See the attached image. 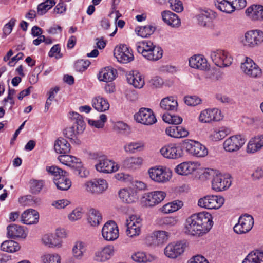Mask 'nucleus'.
Wrapping results in <instances>:
<instances>
[{
  "label": "nucleus",
  "instance_id": "obj_19",
  "mask_svg": "<svg viewBox=\"0 0 263 263\" xmlns=\"http://www.w3.org/2000/svg\"><path fill=\"white\" fill-rule=\"evenodd\" d=\"M186 247V244L185 242L170 243L165 248L164 253L168 258H176L184 252Z\"/></svg>",
  "mask_w": 263,
  "mask_h": 263
},
{
  "label": "nucleus",
  "instance_id": "obj_18",
  "mask_svg": "<svg viewBox=\"0 0 263 263\" xmlns=\"http://www.w3.org/2000/svg\"><path fill=\"white\" fill-rule=\"evenodd\" d=\"M160 152L165 158L176 159L183 156V151L178 144L171 143L162 147Z\"/></svg>",
  "mask_w": 263,
  "mask_h": 263
},
{
  "label": "nucleus",
  "instance_id": "obj_34",
  "mask_svg": "<svg viewBox=\"0 0 263 263\" xmlns=\"http://www.w3.org/2000/svg\"><path fill=\"white\" fill-rule=\"evenodd\" d=\"M117 74V71L112 67H106L99 73V79L104 82H111L113 81Z\"/></svg>",
  "mask_w": 263,
  "mask_h": 263
},
{
  "label": "nucleus",
  "instance_id": "obj_42",
  "mask_svg": "<svg viewBox=\"0 0 263 263\" xmlns=\"http://www.w3.org/2000/svg\"><path fill=\"white\" fill-rule=\"evenodd\" d=\"M182 205L183 203L182 201L175 200L163 205L161 208V211L165 214L172 213L178 210Z\"/></svg>",
  "mask_w": 263,
  "mask_h": 263
},
{
  "label": "nucleus",
  "instance_id": "obj_50",
  "mask_svg": "<svg viewBox=\"0 0 263 263\" xmlns=\"http://www.w3.org/2000/svg\"><path fill=\"white\" fill-rule=\"evenodd\" d=\"M154 46L152 42L147 40L139 41L136 44L138 52L141 53L143 56L144 52L150 50Z\"/></svg>",
  "mask_w": 263,
  "mask_h": 263
},
{
  "label": "nucleus",
  "instance_id": "obj_11",
  "mask_svg": "<svg viewBox=\"0 0 263 263\" xmlns=\"http://www.w3.org/2000/svg\"><path fill=\"white\" fill-rule=\"evenodd\" d=\"M224 199L218 196H206L199 199L198 205L208 209H217L224 203Z\"/></svg>",
  "mask_w": 263,
  "mask_h": 263
},
{
  "label": "nucleus",
  "instance_id": "obj_47",
  "mask_svg": "<svg viewBox=\"0 0 263 263\" xmlns=\"http://www.w3.org/2000/svg\"><path fill=\"white\" fill-rule=\"evenodd\" d=\"M142 163V159L140 157H130L126 158L123 162V165L127 168H135Z\"/></svg>",
  "mask_w": 263,
  "mask_h": 263
},
{
  "label": "nucleus",
  "instance_id": "obj_14",
  "mask_svg": "<svg viewBox=\"0 0 263 263\" xmlns=\"http://www.w3.org/2000/svg\"><path fill=\"white\" fill-rule=\"evenodd\" d=\"M150 178L158 183H164L171 177V172L162 166L152 167L148 170Z\"/></svg>",
  "mask_w": 263,
  "mask_h": 263
},
{
  "label": "nucleus",
  "instance_id": "obj_62",
  "mask_svg": "<svg viewBox=\"0 0 263 263\" xmlns=\"http://www.w3.org/2000/svg\"><path fill=\"white\" fill-rule=\"evenodd\" d=\"M185 104L189 106H196L199 104L201 100L197 96H186L184 98Z\"/></svg>",
  "mask_w": 263,
  "mask_h": 263
},
{
  "label": "nucleus",
  "instance_id": "obj_54",
  "mask_svg": "<svg viewBox=\"0 0 263 263\" xmlns=\"http://www.w3.org/2000/svg\"><path fill=\"white\" fill-rule=\"evenodd\" d=\"M40 200L31 195H26L19 198V202L23 205L32 206L37 204Z\"/></svg>",
  "mask_w": 263,
  "mask_h": 263
},
{
  "label": "nucleus",
  "instance_id": "obj_52",
  "mask_svg": "<svg viewBox=\"0 0 263 263\" xmlns=\"http://www.w3.org/2000/svg\"><path fill=\"white\" fill-rule=\"evenodd\" d=\"M157 223L160 226H165L167 228L175 227L177 225L178 220L175 217H164L158 218Z\"/></svg>",
  "mask_w": 263,
  "mask_h": 263
},
{
  "label": "nucleus",
  "instance_id": "obj_48",
  "mask_svg": "<svg viewBox=\"0 0 263 263\" xmlns=\"http://www.w3.org/2000/svg\"><path fill=\"white\" fill-rule=\"evenodd\" d=\"M155 30V28L151 25L138 27L135 29L137 34L142 37H148L152 34Z\"/></svg>",
  "mask_w": 263,
  "mask_h": 263
},
{
  "label": "nucleus",
  "instance_id": "obj_44",
  "mask_svg": "<svg viewBox=\"0 0 263 263\" xmlns=\"http://www.w3.org/2000/svg\"><path fill=\"white\" fill-rule=\"evenodd\" d=\"M88 220L92 226L99 225L102 220V216L99 211L91 209L89 211Z\"/></svg>",
  "mask_w": 263,
  "mask_h": 263
},
{
  "label": "nucleus",
  "instance_id": "obj_36",
  "mask_svg": "<svg viewBox=\"0 0 263 263\" xmlns=\"http://www.w3.org/2000/svg\"><path fill=\"white\" fill-rule=\"evenodd\" d=\"M162 55V48L155 45L150 50L144 52L143 57L148 60L155 61L160 59Z\"/></svg>",
  "mask_w": 263,
  "mask_h": 263
},
{
  "label": "nucleus",
  "instance_id": "obj_12",
  "mask_svg": "<svg viewBox=\"0 0 263 263\" xmlns=\"http://www.w3.org/2000/svg\"><path fill=\"white\" fill-rule=\"evenodd\" d=\"M114 55L118 62L124 64L129 63L134 59L132 49L125 44L116 47L114 49Z\"/></svg>",
  "mask_w": 263,
  "mask_h": 263
},
{
  "label": "nucleus",
  "instance_id": "obj_45",
  "mask_svg": "<svg viewBox=\"0 0 263 263\" xmlns=\"http://www.w3.org/2000/svg\"><path fill=\"white\" fill-rule=\"evenodd\" d=\"M1 250L3 251L13 253L20 249L18 243L13 240H6L3 242L1 246Z\"/></svg>",
  "mask_w": 263,
  "mask_h": 263
},
{
  "label": "nucleus",
  "instance_id": "obj_53",
  "mask_svg": "<svg viewBox=\"0 0 263 263\" xmlns=\"http://www.w3.org/2000/svg\"><path fill=\"white\" fill-rule=\"evenodd\" d=\"M72 168L73 173L81 178H86L89 174V172L83 166L80 160Z\"/></svg>",
  "mask_w": 263,
  "mask_h": 263
},
{
  "label": "nucleus",
  "instance_id": "obj_7",
  "mask_svg": "<svg viewBox=\"0 0 263 263\" xmlns=\"http://www.w3.org/2000/svg\"><path fill=\"white\" fill-rule=\"evenodd\" d=\"M83 186L88 193L99 195L107 189L108 184L106 181L103 179H93L86 181Z\"/></svg>",
  "mask_w": 263,
  "mask_h": 263
},
{
  "label": "nucleus",
  "instance_id": "obj_5",
  "mask_svg": "<svg viewBox=\"0 0 263 263\" xmlns=\"http://www.w3.org/2000/svg\"><path fill=\"white\" fill-rule=\"evenodd\" d=\"M242 42L245 47L249 48L259 46L263 43V31L258 29L247 31Z\"/></svg>",
  "mask_w": 263,
  "mask_h": 263
},
{
  "label": "nucleus",
  "instance_id": "obj_2",
  "mask_svg": "<svg viewBox=\"0 0 263 263\" xmlns=\"http://www.w3.org/2000/svg\"><path fill=\"white\" fill-rule=\"evenodd\" d=\"M69 114L70 119L73 121V124L72 126L65 129L63 134L65 137L71 142L79 143V140L77 138V136L83 133L85 128V123L83 117L79 113L71 112Z\"/></svg>",
  "mask_w": 263,
  "mask_h": 263
},
{
  "label": "nucleus",
  "instance_id": "obj_8",
  "mask_svg": "<svg viewBox=\"0 0 263 263\" xmlns=\"http://www.w3.org/2000/svg\"><path fill=\"white\" fill-rule=\"evenodd\" d=\"M241 69L249 77L258 78L262 75L261 68L252 59L247 57H245L244 62L241 64Z\"/></svg>",
  "mask_w": 263,
  "mask_h": 263
},
{
  "label": "nucleus",
  "instance_id": "obj_30",
  "mask_svg": "<svg viewBox=\"0 0 263 263\" xmlns=\"http://www.w3.org/2000/svg\"><path fill=\"white\" fill-rule=\"evenodd\" d=\"M163 21L170 26L178 27L180 25V20L178 16L170 11H164L161 13Z\"/></svg>",
  "mask_w": 263,
  "mask_h": 263
},
{
  "label": "nucleus",
  "instance_id": "obj_16",
  "mask_svg": "<svg viewBox=\"0 0 263 263\" xmlns=\"http://www.w3.org/2000/svg\"><path fill=\"white\" fill-rule=\"evenodd\" d=\"M246 139L240 135H236L227 139L223 143L224 149L229 152L238 151L245 143Z\"/></svg>",
  "mask_w": 263,
  "mask_h": 263
},
{
  "label": "nucleus",
  "instance_id": "obj_1",
  "mask_svg": "<svg viewBox=\"0 0 263 263\" xmlns=\"http://www.w3.org/2000/svg\"><path fill=\"white\" fill-rule=\"evenodd\" d=\"M213 226L212 215L206 212L193 214L185 221V233L192 235H203Z\"/></svg>",
  "mask_w": 263,
  "mask_h": 263
},
{
  "label": "nucleus",
  "instance_id": "obj_49",
  "mask_svg": "<svg viewBox=\"0 0 263 263\" xmlns=\"http://www.w3.org/2000/svg\"><path fill=\"white\" fill-rule=\"evenodd\" d=\"M58 159L61 163L71 167L74 166V165L79 161V159L76 157L66 154L59 156Z\"/></svg>",
  "mask_w": 263,
  "mask_h": 263
},
{
  "label": "nucleus",
  "instance_id": "obj_38",
  "mask_svg": "<svg viewBox=\"0 0 263 263\" xmlns=\"http://www.w3.org/2000/svg\"><path fill=\"white\" fill-rule=\"evenodd\" d=\"M7 235L9 237L15 238L16 237H25V234L23 228L20 226L11 224L7 227Z\"/></svg>",
  "mask_w": 263,
  "mask_h": 263
},
{
  "label": "nucleus",
  "instance_id": "obj_20",
  "mask_svg": "<svg viewBox=\"0 0 263 263\" xmlns=\"http://www.w3.org/2000/svg\"><path fill=\"white\" fill-rule=\"evenodd\" d=\"M221 114V111L217 108L205 109L201 112L199 120L202 123L218 121L222 119Z\"/></svg>",
  "mask_w": 263,
  "mask_h": 263
},
{
  "label": "nucleus",
  "instance_id": "obj_15",
  "mask_svg": "<svg viewBox=\"0 0 263 263\" xmlns=\"http://www.w3.org/2000/svg\"><path fill=\"white\" fill-rule=\"evenodd\" d=\"M119 229L116 223L112 220L108 221L102 229V235L106 241H112L119 237Z\"/></svg>",
  "mask_w": 263,
  "mask_h": 263
},
{
  "label": "nucleus",
  "instance_id": "obj_33",
  "mask_svg": "<svg viewBox=\"0 0 263 263\" xmlns=\"http://www.w3.org/2000/svg\"><path fill=\"white\" fill-rule=\"evenodd\" d=\"M87 250L86 243L82 241H77L73 246L72 253L73 257L81 259Z\"/></svg>",
  "mask_w": 263,
  "mask_h": 263
},
{
  "label": "nucleus",
  "instance_id": "obj_21",
  "mask_svg": "<svg viewBox=\"0 0 263 263\" xmlns=\"http://www.w3.org/2000/svg\"><path fill=\"white\" fill-rule=\"evenodd\" d=\"M114 253V246L107 245L95 252V258L98 262H105L110 259Z\"/></svg>",
  "mask_w": 263,
  "mask_h": 263
},
{
  "label": "nucleus",
  "instance_id": "obj_13",
  "mask_svg": "<svg viewBox=\"0 0 263 263\" xmlns=\"http://www.w3.org/2000/svg\"><path fill=\"white\" fill-rule=\"evenodd\" d=\"M254 225V219L250 215L246 214L239 217L238 222L233 228L235 233L242 234L249 232Z\"/></svg>",
  "mask_w": 263,
  "mask_h": 263
},
{
  "label": "nucleus",
  "instance_id": "obj_9",
  "mask_svg": "<svg viewBox=\"0 0 263 263\" xmlns=\"http://www.w3.org/2000/svg\"><path fill=\"white\" fill-rule=\"evenodd\" d=\"M165 197V193L162 191L148 192L144 194L141 202L146 207H153L161 203Z\"/></svg>",
  "mask_w": 263,
  "mask_h": 263
},
{
  "label": "nucleus",
  "instance_id": "obj_43",
  "mask_svg": "<svg viewBox=\"0 0 263 263\" xmlns=\"http://www.w3.org/2000/svg\"><path fill=\"white\" fill-rule=\"evenodd\" d=\"M242 263H263V252H251Z\"/></svg>",
  "mask_w": 263,
  "mask_h": 263
},
{
  "label": "nucleus",
  "instance_id": "obj_28",
  "mask_svg": "<svg viewBox=\"0 0 263 263\" xmlns=\"http://www.w3.org/2000/svg\"><path fill=\"white\" fill-rule=\"evenodd\" d=\"M247 15L254 21H263V6L252 5L246 11Z\"/></svg>",
  "mask_w": 263,
  "mask_h": 263
},
{
  "label": "nucleus",
  "instance_id": "obj_29",
  "mask_svg": "<svg viewBox=\"0 0 263 263\" xmlns=\"http://www.w3.org/2000/svg\"><path fill=\"white\" fill-rule=\"evenodd\" d=\"M43 243L50 248L60 247L62 241L57 231V234H50L44 235L42 238Z\"/></svg>",
  "mask_w": 263,
  "mask_h": 263
},
{
  "label": "nucleus",
  "instance_id": "obj_61",
  "mask_svg": "<svg viewBox=\"0 0 263 263\" xmlns=\"http://www.w3.org/2000/svg\"><path fill=\"white\" fill-rule=\"evenodd\" d=\"M90 64V62L88 60H79L75 63L74 68L78 71H83L87 68Z\"/></svg>",
  "mask_w": 263,
  "mask_h": 263
},
{
  "label": "nucleus",
  "instance_id": "obj_26",
  "mask_svg": "<svg viewBox=\"0 0 263 263\" xmlns=\"http://www.w3.org/2000/svg\"><path fill=\"white\" fill-rule=\"evenodd\" d=\"M263 147V135H257L251 138L248 143L247 152L248 153H255Z\"/></svg>",
  "mask_w": 263,
  "mask_h": 263
},
{
  "label": "nucleus",
  "instance_id": "obj_10",
  "mask_svg": "<svg viewBox=\"0 0 263 263\" xmlns=\"http://www.w3.org/2000/svg\"><path fill=\"white\" fill-rule=\"evenodd\" d=\"M210 57L214 64L220 67L229 66L233 61L227 51L220 49L211 51Z\"/></svg>",
  "mask_w": 263,
  "mask_h": 263
},
{
  "label": "nucleus",
  "instance_id": "obj_64",
  "mask_svg": "<svg viewBox=\"0 0 263 263\" xmlns=\"http://www.w3.org/2000/svg\"><path fill=\"white\" fill-rule=\"evenodd\" d=\"M170 3L171 9L177 13L181 12L183 9L182 3L180 0H171Z\"/></svg>",
  "mask_w": 263,
  "mask_h": 263
},
{
  "label": "nucleus",
  "instance_id": "obj_31",
  "mask_svg": "<svg viewBox=\"0 0 263 263\" xmlns=\"http://www.w3.org/2000/svg\"><path fill=\"white\" fill-rule=\"evenodd\" d=\"M162 109L167 111H175L177 110L178 103L175 97L170 96L162 99L160 103Z\"/></svg>",
  "mask_w": 263,
  "mask_h": 263
},
{
  "label": "nucleus",
  "instance_id": "obj_63",
  "mask_svg": "<svg viewBox=\"0 0 263 263\" xmlns=\"http://www.w3.org/2000/svg\"><path fill=\"white\" fill-rule=\"evenodd\" d=\"M132 258L135 261L139 262H145L148 260L147 255L143 252H137L134 253Z\"/></svg>",
  "mask_w": 263,
  "mask_h": 263
},
{
  "label": "nucleus",
  "instance_id": "obj_40",
  "mask_svg": "<svg viewBox=\"0 0 263 263\" xmlns=\"http://www.w3.org/2000/svg\"><path fill=\"white\" fill-rule=\"evenodd\" d=\"M54 183L59 190L66 191L71 185V182L65 174L58 179H53Z\"/></svg>",
  "mask_w": 263,
  "mask_h": 263
},
{
  "label": "nucleus",
  "instance_id": "obj_37",
  "mask_svg": "<svg viewBox=\"0 0 263 263\" xmlns=\"http://www.w3.org/2000/svg\"><path fill=\"white\" fill-rule=\"evenodd\" d=\"M54 149L57 153L65 154L70 152V145L64 138L58 139L54 143Z\"/></svg>",
  "mask_w": 263,
  "mask_h": 263
},
{
  "label": "nucleus",
  "instance_id": "obj_4",
  "mask_svg": "<svg viewBox=\"0 0 263 263\" xmlns=\"http://www.w3.org/2000/svg\"><path fill=\"white\" fill-rule=\"evenodd\" d=\"M183 144L186 152L195 157H204L208 154L206 147L198 141L186 139Z\"/></svg>",
  "mask_w": 263,
  "mask_h": 263
},
{
  "label": "nucleus",
  "instance_id": "obj_3",
  "mask_svg": "<svg viewBox=\"0 0 263 263\" xmlns=\"http://www.w3.org/2000/svg\"><path fill=\"white\" fill-rule=\"evenodd\" d=\"M92 159L98 160L97 163L95 165L96 170L100 172L104 173H110L118 170V167L115 163L107 159L104 156H99L97 153L91 154Z\"/></svg>",
  "mask_w": 263,
  "mask_h": 263
},
{
  "label": "nucleus",
  "instance_id": "obj_59",
  "mask_svg": "<svg viewBox=\"0 0 263 263\" xmlns=\"http://www.w3.org/2000/svg\"><path fill=\"white\" fill-rule=\"evenodd\" d=\"M107 121V117L104 114H102L100 116V119L98 120H93L89 119L88 122L90 125L93 126L96 128H103L104 123Z\"/></svg>",
  "mask_w": 263,
  "mask_h": 263
},
{
  "label": "nucleus",
  "instance_id": "obj_25",
  "mask_svg": "<svg viewBox=\"0 0 263 263\" xmlns=\"http://www.w3.org/2000/svg\"><path fill=\"white\" fill-rule=\"evenodd\" d=\"M189 65L193 68L205 70L209 69L206 59L202 55H195L189 60Z\"/></svg>",
  "mask_w": 263,
  "mask_h": 263
},
{
  "label": "nucleus",
  "instance_id": "obj_6",
  "mask_svg": "<svg viewBox=\"0 0 263 263\" xmlns=\"http://www.w3.org/2000/svg\"><path fill=\"white\" fill-rule=\"evenodd\" d=\"M232 181L229 174H222L218 171L214 172L212 181V189L220 192L226 190L231 185Z\"/></svg>",
  "mask_w": 263,
  "mask_h": 263
},
{
  "label": "nucleus",
  "instance_id": "obj_57",
  "mask_svg": "<svg viewBox=\"0 0 263 263\" xmlns=\"http://www.w3.org/2000/svg\"><path fill=\"white\" fill-rule=\"evenodd\" d=\"M44 183L42 180H31L30 181V191L33 194H38L44 186Z\"/></svg>",
  "mask_w": 263,
  "mask_h": 263
},
{
  "label": "nucleus",
  "instance_id": "obj_39",
  "mask_svg": "<svg viewBox=\"0 0 263 263\" xmlns=\"http://www.w3.org/2000/svg\"><path fill=\"white\" fill-rule=\"evenodd\" d=\"M231 0H215V5L220 11L226 13H231L234 11V8L231 3Z\"/></svg>",
  "mask_w": 263,
  "mask_h": 263
},
{
  "label": "nucleus",
  "instance_id": "obj_51",
  "mask_svg": "<svg viewBox=\"0 0 263 263\" xmlns=\"http://www.w3.org/2000/svg\"><path fill=\"white\" fill-rule=\"evenodd\" d=\"M55 4L54 0H46L44 2L40 4L37 7V14L39 15L45 14Z\"/></svg>",
  "mask_w": 263,
  "mask_h": 263
},
{
  "label": "nucleus",
  "instance_id": "obj_23",
  "mask_svg": "<svg viewBox=\"0 0 263 263\" xmlns=\"http://www.w3.org/2000/svg\"><path fill=\"white\" fill-rule=\"evenodd\" d=\"M135 220V216H132L130 220L127 219L126 222V234L130 237H135L140 234L141 232V223L139 219Z\"/></svg>",
  "mask_w": 263,
  "mask_h": 263
},
{
  "label": "nucleus",
  "instance_id": "obj_46",
  "mask_svg": "<svg viewBox=\"0 0 263 263\" xmlns=\"http://www.w3.org/2000/svg\"><path fill=\"white\" fill-rule=\"evenodd\" d=\"M230 133V128L226 127H221L214 130L211 134V137L213 140L219 141L223 139Z\"/></svg>",
  "mask_w": 263,
  "mask_h": 263
},
{
  "label": "nucleus",
  "instance_id": "obj_55",
  "mask_svg": "<svg viewBox=\"0 0 263 263\" xmlns=\"http://www.w3.org/2000/svg\"><path fill=\"white\" fill-rule=\"evenodd\" d=\"M46 170L53 176V179H58L66 173L65 171L54 165L47 166Z\"/></svg>",
  "mask_w": 263,
  "mask_h": 263
},
{
  "label": "nucleus",
  "instance_id": "obj_32",
  "mask_svg": "<svg viewBox=\"0 0 263 263\" xmlns=\"http://www.w3.org/2000/svg\"><path fill=\"white\" fill-rule=\"evenodd\" d=\"M196 170L195 163L187 161L178 165L175 168L176 172L181 175H187L192 173Z\"/></svg>",
  "mask_w": 263,
  "mask_h": 263
},
{
  "label": "nucleus",
  "instance_id": "obj_24",
  "mask_svg": "<svg viewBox=\"0 0 263 263\" xmlns=\"http://www.w3.org/2000/svg\"><path fill=\"white\" fill-rule=\"evenodd\" d=\"M119 195L123 202L128 204L134 203L138 199L136 191L131 187L121 190Z\"/></svg>",
  "mask_w": 263,
  "mask_h": 263
},
{
  "label": "nucleus",
  "instance_id": "obj_56",
  "mask_svg": "<svg viewBox=\"0 0 263 263\" xmlns=\"http://www.w3.org/2000/svg\"><path fill=\"white\" fill-rule=\"evenodd\" d=\"M42 259L43 263L61 262V257L56 253L45 254L42 256Z\"/></svg>",
  "mask_w": 263,
  "mask_h": 263
},
{
  "label": "nucleus",
  "instance_id": "obj_41",
  "mask_svg": "<svg viewBox=\"0 0 263 263\" xmlns=\"http://www.w3.org/2000/svg\"><path fill=\"white\" fill-rule=\"evenodd\" d=\"M212 15V12L210 10L202 11L197 16L199 24L203 27L206 26L211 22Z\"/></svg>",
  "mask_w": 263,
  "mask_h": 263
},
{
  "label": "nucleus",
  "instance_id": "obj_27",
  "mask_svg": "<svg viewBox=\"0 0 263 263\" xmlns=\"http://www.w3.org/2000/svg\"><path fill=\"white\" fill-rule=\"evenodd\" d=\"M39 214L35 210L28 209L25 211L21 215L22 222L26 224H32L38 222Z\"/></svg>",
  "mask_w": 263,
  "mask_h": 263
},
{
  "label": "nucleus",
  "instance_id": "obj_60",
  "mask_svg": "<svg viewBox=\"0 0 263 263\" xmlns=\"http://www.w3.org/2000/svg\"><path fill=\"white\" fill-rule=\"evenodd\" d=\"M143 145L141 143L136 142H131L124 147V150L127 153H134L136 151H140Z\"/></svg>",
  "mask_w": 263,
  "mask_h": 263
},
{
  "label": "nucleus",
  "instance_id": "obj_35",
  "mask_svg": "<svg viewBox=\"0 0 263 263\" xmlns=\"http://www.w3.org/2000/svg\"><path fill=\"white\" fill-rule=\"evenodd\" d=\"M92 105L96 110L100 112L108 110L110 106L108 101L100 96L96 97L92 99Z\"/></svg>",
  "mask_w": 263,
  "mask_h": 263
},
{
  "label": "nucleus",
  "instance_id": "obj_58",
  "mask_svg": "<svg viewBox=\"0 0 263 263\" xmlns=\"http://www.w3.org/2000/svg\"><path fill=\"white\" fill-rule=\"evenodd\" d=\"M155 235L156 236V242L158 246L161 245L168 240V233L165 231H159L154 232Z\"/></svg>",
  "mask_w": 263,
  "mask_h": 263
},
{
  "label": "nucleus",
  "instance_id": "obj_17",
  "mask_svg": "<svg viewBox=\"0 0 263 263\" xmlns=\"http://www.w3.org/2000/svg\"><path fill=\"white\" fill-rule=\"evenodd\" d=\"M134 117L137 122L146 125H151L157 122L153 111L149 108H141Z\"/></svg>",
  "mask_w": 263,
  "mask_h": 263
},
{
  "label": "nucleus",
  "instance_id": "obj_22",
  "mask_svg": "<svg viewBox=\"0 0 263 263\" xmlns=\"http://www.w3.org/2000/svg\"><path fill=\"white\" fill-rule=\"evenodd\" d=\"M127 82L135 88H142L144 84V76L137 71H130L126 74Z\"/></svg>",
  "mask_w": 263,
  "mask_h": 263
}]
</instances>
